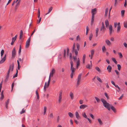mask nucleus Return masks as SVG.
<instances>
[{
	"instance_id": "62",
	"label": "nucleus",
	"mask_w": 127,
	"mask_h": 127,
	"mask_svg": "<svg viewBox=\"0 0 127 127\" xmlns=\"http://www.w3.org/2000/svg\"><path fill=\"white\" fill-rule=\"evenodd\" d=\"M124 46L126 48L127 47V44L126 42H124L123 43Z\"/></svg>"
},
{
	"instance_id": "53",
	"label": "nucleus",
	"mask_w": 127,
	"mask_h": 127,
	"mask_svg": "<svg viewBox=\"0 0 127 127\" xmlns=\"http://www.w3.org/2000/svg\"><path fill=\"white\" fill-rule=\"evenodd\" d=\"M62 97H59V99H58V101L59 103H60L62 100Z\"/></svg>"
},
{
	"instance_id": "58",
	"label": "nucleus",
	"mask_w": 127,
	"mask_h": 127,
	"mask_svg": "<svg viewBox=\"0 0 127 127\" xmlns=\"http://www.w3.org/2000/svg\"><path fill=\"white\" fill-rule=\"evenodd\" d=\"M82 75L81 73H80L79 74L78 76V79H80L81 78V77Z\"/></svg>"
},
{
	"instance_id": "29",
	"label": "nucleus",
	"mask_w": 127,
	"mask_h": 127,
	"mask_svg": "<svg viewBox=\"0 0 127 127\" xmlns=\"http://www.w3.org/2000/svg\"><path fill=\"white\" fill-rule=\"evenodd\" d=\"M36 94L37 95L36 98L37 99H39V96L37 92V90H36Z\"/></svg>"
},
{
	"instance_id": "15",
	"label": "nucleus",
	"mask_w": 127,
	"mask_h": 127,
	"mask_svg": "<svg viewBox=\"0 0 127 127\" xmlns=\"http://www.w3.org/2000/svg\"><path fill=\"white\" fill-rule=\"evenodd\" d=\"M112 69V67L110 65H108L107 68V69L109 72H111Z\"/></svg>"
},
{
	"instance_id": "32",
	"label": "nucleus",
	"mask_w": 127,
	"mask_h": 127,
	"mask_svg": "<svg viewBox=\"0 0 127 127\" xmlns=\"http://www.w3.org/2000/svg\"><path fill=\"white\" fill-rule=\"evenodd\" d=\"M102 52H104L106 50V49L105 46H103L102 47Z\"/></svg>"
},
{
	"instance_id": "33",
	"label": "nucleus",
	"mask_w": 127,
	"mask_h": 127,
	"mask_svg": "<svg viewBox=\"0 0 127 127\" xmlns=\"http://www.w3.org/2000/svg\"><path fill=\"white\" fill-rule=\"evenodd\" d=\"M77 50V51H79L80 49V45L78 43H77L76 44Z\"/></svg>"
},
{
	"instance_id": "22",
	"label": "nucleus",
	"mask_w": 127,
	"mask_h": 127,
	"mask_svg": "<svg viewBox=\"0 0 127 127\" xmlns=\"http://www.w3.org/2000/svg\"><path fill=\"white\" fill-rule=\"evenodd\" d=\"M96 12V8H95L93 9H92V14H94V15L95 14Z\"/></svg>"
},
{
	"instance_id": "25",
	"label": "nucleus",
	"mask_w": 127,
	"mask_h": 127,
	"mask_svg": "<svg viewBox=\"0 0 127 127\" xmlns=\"http://www.w3.org/2000/svg\"><path fill=\"white\" fill-rule=\"evenodd\" d=\"M108 8H106L105 9V15L106 16L107 15L108 12Z\"/></svg>"
},
{
	"instance_id": "1",
	"label": "nucleus",
	"mask_w": 127,
	"mask_h": 127,
	"mask_svg": "<svg viewBox=\"0 0 127 127\" xmlns=\"http://www.w3.org/2000/svg\"><path fill=\"white\" fill-rule=\"evenodd\" d=\"M101 101L103 103V106L108 110L110 111V108L114 112H116V109L112 105L108 103L107 102V101L103 98L101 99Z\"/></svg>"
},
{
	"instance_id": "21",
	"label": "nucleus",
	"mask_w": 127,
	"mask_h": 127,
	"mask_svg": "<svg viewBox=\"0 0 127 127\" xmlns=\"http://www.w3.org/2000/svg\"><path fill=\"white\" fill-rule=\"evenodd\" d=\"M105 23L106 27H108L109 25V22L107 20H106L105 21Z\"/></svg>"
},
{
	"instance_id": "20",
	"label": "nucleus",
	"mask_w": 127,
	"mask_h": 127,
	"mask_svg": "<svg viewBox=\"0 0 127 127\" xmlns=\"http://www.w3.org/2000/svg\"><path fill=\"white\" fill-rule=\"evenodd\" d=\"M105 42L108 45H110L111 44V43L109 40H105Z\"/></svg>"
},
{
	"instance_id": "38",
	"label": "nucleus",
	"mask_w": 127,
	"mask_h": 127,
	"mask_svg": "<svg viewBox=\"0 0 127 127\" xmlns=\"http://www.w3.org/2000/svg\"><path fill=\"white\" fill-rule=\"evenodd\" d=\"M95 98L97 102H100V99L97 97H95Z\"/></svg>"
},
{
	"instance_id": "57",
	"label": "nucleus",
	"mask_w": 127,
	"mask_h": 127,
	"mask_svg": "<svg viewBox=\"0 0 127 127\" xmlns=\"http://www.w3.org/2000/svg\"><path fill=\"white\" fill-rule=\"evenodd\" d=\"M125 11L124 10H122L121 11L122 16H123L124 15V14Z\"/></svg>"
},
{
	"instance_id": "63",
	"label": "nucleus",
	"mask_w": 127,
	"mask_h": 127,
	"mask_svg": "<svg viewBox=\"0 0 127 127\" xmlns=\"http://www.w3.org/2000/svg\"><path fill=\"white\" fill-rule=\"evenodd\" d=\"M90 116L93 119H94V116H93V115L91 114H90Z\"/></svg>"
},
{
	"instance_id": "50",
	"label": "nucleus",
	"mask_w": 127,
	"mask_h": 127,
	"mask_svg": "<svg viewBox=\"0 0 127 127\" xmlns=\"http://www.w3.org/2000/svg\"><path fill=\"white\" fill-rule=\"evenodd\" d=\"M95 69L98 72L100 71V69L98 67H96L95 68Z\"/></svg>"
},
{
	"instance_id": "26",
	"label": "nucleus",
	"mask_w": 127,
	"mask_h": 127,
	"mask_svg": "<svg viewBox=\"0 0 127 127\" xmlns=\"http://www.w3.org/2000/svg\"><path fill=\"white\" fill-rule=\"evenodd\" d=\"M52 7H50L49 9V10H48V13H46L45 15H47L48 14H49L50 12L52 11Z\"/></svg>"
},
{
	"instance_id": "46",
	"label": "nucleus",
	"mask_w": 127,
	"mask_h": 127,
	"mask_svg": "<svg viewBox=\"0 0 127 127\" xmlns=\"http://www.w3.org/2000/svg\"><path fill=\"white\" fill-rule=\"evenodd\" d=\"M117 66L118 67V69L120 70L121 68V65L119 64H118Z\"/></svg>"
},
{
	"instance_id": "23",
	"label": "nucleus",
	"mask_w": 127,
	"mask_h": 127,
	"mask_svg": "<svg viewBox=\"0 0 127 127\" xmlns=\"http://www.w3.org/2000/svg\"><path fill=\"white\" fill-rule=\"evenodd\" d=\"M86 55L85 54H84L83 55V63H84L85 62V61L86 58Z\"/></svg>"
},
{
	"instance_id": "6",
	"label": "nucleus",
	"mask_w": 127,
	"mask_h": 127,
	"mask_svg": "<svg viewBox=\"0 0 127 127\" xmlns=\"http://www.w3.org/2000/svg\"><path fill=\"white\" fill-rule=\"evenodd\" d=\"M50 80H48V83H47H47L46 82L45 83L44 86V90L45 91L46 90V88H47V87H48V86L49 85L50 82Z\"/></svg>"
},
{
	"instance_id": "56",
	"label": "nucleus",
	"mask_w": 127,
	"mask_h": 127,
	"mask_svg": "<svg viewBox=\"0 0 127 127\" xmlns=\"http://www.w3.org/2000/svg\"><path fill=\"white\" fill-rule=\"evenodd\" d=\"M21 45H20V47L19 48V53L20 54V53L21 51Z\"/></svg>"
},
{
	"instance_id": "51",
	"label": "nucleus",
	"mask_w": 127,
	"mask_h": 127,
	"mask_svg": "<svg viewBox=\"0 0 127 127\" xmlns=\"http://www.w3.org/2000/svg\"><path fill=\"white\" fill-rule=\"evenodd\" d=\"M25 110H24V109L23 108L22 109V110L20 112V114H22L24 113H25Z\"/></svg>"
},
{
	"instance_id": "35",
	"label": "nucleus",
	"mask_w": 127,
	"mask_h": 127,
	"mask_svg": "<svg viewBox=\"0 0 127 127\" xmlns=\"http://www.w3.org/2000/svg\"><path fill=\"white\" fill-rule=\"evenodd\" d=\"M98 122L99 123L100 125H102V122L100 118H98L97 119Z\"/></svg>"
},
{
	"instance_id": "16",
	"label": "nucleus",
	"mask_w": 127,
	"mask_h": 127,
	"mask_svg": "<svg viewBox=\"0 0 127 127\" xmlns=\"http://www.w3.org/2000/svg\"><path fill=\"white\" fill-rule=\"evenodd\" d=\"M80 59L79 58H78L77 59V61L76 62V67L78 68L80 64Z\"/></svg>"
},
{
	"instance_id": "7",
	"label": "nucleus",
	"mask_w": 127,
	"mask_h": 127,
	"mask_svg": "<svg viewBox=\"0 0 127 127\" xmlns=\"http://www.w3.org/2000/svg\"><path fill=\"white\" fill-rule=\"evenodd\" d=\"M17 37V35H16L14 37H13L12 38V41L11 42V45H13L14 44V43L16 40Z\"/></svg>"
},
{
	"instance_id": "36",
	"label": "nucleus",
	"mask_w": 127,
	"mask_h": 127,
	"mask_svg": "<svg viewBox=\"0 0 127 127\" xmlns=\"http://www.w3.org/2000/svg\"><path fill=\"white\" fill-rule=\"evenodd\" d=\"M82 116L84 117L85 118H87V116L86 115V113L85 112H84V113H83L82 114Z\"/></svg>"
},
{
	"instance_id": "61",
	"label": "nucleus",
	"mask_w": 127,
	"mask_h": 127,
	"mask_svg": "<svg viewBox=\"0 0 127 127\" xmlns=\"http://www.w3.org/2000/svg\"><path fill=\"white\" fill-rule=\"evenodd\" d=\"M115 87L116 88H117L118 89H119V91H120V88L117 85H115Z\"/></svg>"
},
{
	"instance_id": "31",
	"label": "nucleus",
	"mask_w": 127,
	"mask_h": 127,
	"mask_svg": "<svg viewBox=\"0 0 127 127\" xmlns=\"http://www.w3.org/2000/svg\"><path fill=\"white\" fill-rule=\"evenodd\" d=\"M75 46H76L75 44V43H74L73 44V46L72 49V52L74 51V50H75Z\"/></svg>"
},
{
	"instance_id": "43",
	"label": "nucleus",
	"mask_w": 127,
	"mask_h": 127,
	"mask_svg": "<svg viewBox=\"0 0 127 127\" xmlns=\"http://www.w3.org/2000/svg\"><path fill=\"white\" fill-rule=\"evenodd\" d=\"M62 90H60V94L59 95V97H62Z\"/></svg>"
},
{
	"instance_id": "34",
	"label": "nucleus",
	"mask_w": 127,
	"mask_h": 127,
	"mask_svg": "<svg viewBox=\"0 0 127 127\" xmlns=\"http://www.w3.org/2000/svg\"><path fill=\"white\" fill-rule=\"evenodd\" d=\"M68 115L71 118H72L73 116V114L71 112H69L68 113Z\"/></svg>"
},
{
	"instance_id": "4",
	"label": "nucleus",
	"mask_w": 127,
	"mask_h": 127,
	"mask_svg": "<svg viewBox=\"0 0 127 127\" xmlns=\"http://www.w3.org/2000/svg\"><path fill=\"white\" fill-rule=\"evenodd\" d=\"M16 53L15 49V48H14L12 51V58H13L15 57L16 54Z\"/></svg>"
},
{
	"instance_id": "30",
	"label": "nucleus",
	"mask_w": 127,
	"mask_h": 127,
	"mask_svg": "<svg viewBox=\"0 0 127 127\" xmlns=\"http://www.w3.org/2000/svg\"><path fill=\"white\" fill-rule=\"evenodd\" d=\"M95 52V50L94 49H92L91 50V55H92V56H93Z\"/></svg>"
},
{
	"instance_id": "59",
	"label": "nucleus",
	"mask_w": 127,
	"mask_h": 127,
	"mask_svg": "<svg viewBox=\"0 0 127 127\" xmlns=\"http://www.w3.org/2000/svg\"><path fill=\"white\" fill-rule=\"evenodd\" d=\"M79 103L80 104H82L83 103V100L82 99L80 100L79 101Z\"/></svg>"
},
{
	"instance_id": "13",
	"label": "nucleus",
	"mask_w": 127,
	"mask_h": 127,
	"mask_svg": "<svg viewBox=\"0 0 127 127\" xmlns=\"http://www.w3.org/2000/svg\"><path fill=\"white\" fill-rule=\"evenodd\" d=\"M87 106L86 105L82 104L80 106V108L81 109H83Z\"/></svg>"
},
{
	"instance_id": "12",
	"label": "nucleus",
	"mask_w": 127,
	"mask_h": 127,
	"mask_svg": "<svg viewBox=\"0 0 127 127\" xmlns=\"http://www.w3.org/2000/svg\"><path fill=\"white\" fill-rule=\"evenodd\" d=\"M9 99H8L7 101H6L5 103V107L7 109H8V105L9 103Z\"/></svg>"
},
{
	"instance_id": "9",
	"label": "nucleus",
	"mask_w": 127,
	"mask_h": 127,
	"mask_svg": "<svg viewBox=\"0 0 127 127\" xmlns=\"http://www.w3.org/2000/svg\"><path fill=\"white\" fill-rule=\"evenodd\" d=\"M109 34H112L113 31V27L111 25L109 26Z\"/></svg>"
},
{
	"instance_id": "40",
	"label": "nucleus",
	"mask_w": 127,
	"mask_h": 127,
	"mask_svg": "<svg viewBox=\"0 0 127 127\" xmlns=\"http://www.w3.org/2000/svg\"><path fill=\"white\" fill-rule=\"evenodd\" d=\"M93 36V34L92 33H91L90 34L89 37V39L90 40H91Z\"/></svg>"
},
{
	"instance_id": "17",
	"label": "nucleus",
	"mask_w": 127,
	"mask_h": 127,
	"mask_svg": "<svg viewBox=\"0 0 127 127\" xmlns=\"http://www.w3.org/2000/svg\"><path fill=\"white\" fill-rule=\"evenodd\" d=\"M99 29L98 28L96 29L95 30L96 36L97 37L98 35Z\"/></svg>"
},
{
	"instance_id": "37",
	"label": "nucleus",
	"mask_w": 127,
	"mask_h": 127,
	"mask_svg": "<svg viewBox=\"0 0 127 127\" xmlns=\"http://www.w3.org/2000/svg\"><path fill=\"white\" fill-rule=\"evenodd\" d=\"M124 27L125 28H127V21H126L124 22Z\"/></svg>"
},
{
	"instance_id": "55",
	"label": "nucleus",
	"mask_w": 127,
	"mask_h": 127,
	"mask_svg": "<svg viewBox=\"0 0 127 127\" xmlns=\"http://www.w3.org/2000/svg\"><path fill=\"white\" fill-rule=\"evenodd\" d=\"M78 51L76 49H75V50H74V51H75V54L76 55H77L78 54Z\"/></svg>"
},
{
	"instance_id": "47",
	"label": "nucleus",
	"mask_w": 127,
	"mask_h": 127,
	"mask_svg": "<svg viewBox=\"0 0 127 127\" xmlns=\"http://www.w3.org/2000/svg\"><path fill=\"white\" fill-rule=\"evenodd\" d=\"M40 11L39 10V8L38 9V18H40Z\"/></svg>"
},
{
	"instance_id": "8",
	"label": "nucleus",
	"mask_w": 127,
	"mask_h": 127,
	"mask_svg": "<svg viewBox=\"0 0 127 127\" xmlns=\"http://www.w3.org/2000/svg\"><path fill=\"white\" fill-rule=\"evenodd\" d=\"M6 55L5 54L4 57L0 61V64L3 63L5 60L6 59Z\"/></svg>"
},
{
	"instance_id": "60",
	"label": "nucleus",
	"mask_w": 127,
	"mask_h": 127,
	"mask_svg": "<svg viewBox=\"0 0 127 127\" xmlns=\"http://www.w3.org/2000/svg\"><path fill=\"white\" fill-rule=\"evenodd\" d=\"M96 79L98 80V79H101L100 78H99L98 77V76H96V77L95 76V77L93 79H96Z\"/></svg>"
},
{
	"instance_id": "3",
	"label": "nucleus",
	"mask_w": 127,
	"mask_h": 127,
	"mask_svg": "<svg viewBox=\"0 0 127 127\" xmlns=\"http://www.w3.org/2000/svg\"><path fill=\"white\" fill-rule=\"evenodd\" d=\"M31 36H30L26 41L25 46L26 48H28L30 46V41H31Z\"/></svg>"
},
{
	"instance_id": "27",
	"label": "nucleus",
	"mask_w": 127,
	"mask_h": 127,
	"mask_svg": "<svg viewBox=\"0 0 127 127\" xmlns=\"http://www.w3.org/2000/svg\"><path fill=\"white\" fill-rule=\"evenodd\" d=\"M81 80H77L76 85V86H78L80 84L81 82Z\"/></svg>"
},
{
	"instance_id": "28",
	"label": "nucleus",
	"mask_w": 127,
	"mask_h": 127,
	"mask_svg": "<svg viewBox=\"0 0 127 127\" xmlns=\"http://www.w3.org/2000/svg\"><path fill=\"white\" fill-rule=\"evenodd\" d=\"M92 66V65L90 64H88L86 65V67L90 69L91 67Z\"/></svg>"
},
{
	"instance_id": "39",
	"label": "nucleus",
	"mask_w": 127,
	"mask_h": 127,
	"mask_svg": "<svg viewBox=\"0 0 127 127\" xmlns=\"http://www.w3.org/2000/svg\"><path fill=\"white\" fill-rule=\"evenodd\" d=\"M112 60L114 62L115 64H117V62L116 61L115 59L113 58H112Z\"/></svg>"
},
{
	"instance_id": "19",
	"label": "nucleus",
	"mask_w": 127,
	"mask_h": 127,
	"mask_svg": "<svg viewBox=\"0 0 127 127\" xmlns=\"http://www.w3.org/2000/svg\"><path fill=\"white\" fill-rule=\"evenodd\" d=\"M20 0H19L18 1V2L16 4V5L15 6V10H16L17 8L18 7L19 5L20 4Z\"/></svg>"
},
{
	"instance_id": "64",
	"label": "nucleus",
	"mask_w": 127,
	"mask_h": 127,
	"mask_svg": "<svg viewBox=\"0 0 127 127\" xmlns=\"http://www.w3.org/2000/svg\"><path fill=\"white\" fill-rule=\"evenodd\" d=\"M49 116L51 118H53V114L52 113H51L49 115Z\"/></svg>"
},
{
	"instance_id": "41",
	"label": "nucleus",
	"mask_w": 127,
	"mask_h": 127,
	"mask_svg": "<svg viewBox=\"0 0 127 127\" xmlns=\"http://www.w3.org/2000/svg\"><path fill=\"white\" fill-rule=\"evenodd\" d=\"M47 110V107L46 106H45L44 107V115L46 113Z\"/></svg>"
},
{
	"instance_id": "24",
	"label": "nucleus",
	"mask_w": 127,
	"mask_h": 127,
	"mask_svg": "<svg viewBox=\"0 0 127 127\" xmlns=\"http://www.w3.org/2000/svg\"><path fill=\"white\" fill-rule=\"evenodd\" d=\"M69 95L70 96L71 99H73V98L74 96L73 93L72 92H70Z\"/></svg>"
},
{
	"instance_id": "14",
	"label": "nucleus",
	"mask_w": 127,
	"mask_h": 127,
	"mask_svg": "<svg viewBox=\"0 0 127 127\" xmlns=\"http://www.w3.org/2000/svg\"><path fill=\"white\" fill-rule=\"evenodd\" d=\"M75 115L76 118L78 119H79L80 118V116L79 115V114L77 112H75Z\"/></svg>"
},
{
	"instance_id": "18",
	"label": "nucleus",
	"mask_w": 127,
	"mask_h": 127,
	"mask_svg": "<svg viewBox=\"0 0 127 127\" xmlns=\"http://www.w3.org/2000/svg\"><path fill=\"white\" fill-rule=\"evenodd\" d=\"M105 30V26H102L101 27L100 31L103 32H104Z\"/></svg>"
},
{
	"instance_id": "45",
	"label": "nucleus",
	"mask_w": 127,
	"mask_h": 127,
	"mask_svg": "<svg viewBox=\"0 0 127 127\" xmlns=\"http://www.w3.org/2000/svg\"><path fill=\"white\" fill-rule=\"evenodd\" d=\"M118 54L119 55V57L120 58H122L123 57V56L122 54V53L121 52H118Z\"/></svg>"
},
{
	"instance_id": "11",
	"label": "nucleus",
	"mask_w": 127,
	"mask_h": 127,
	"mask_svg": "<svg viewBox=\"0 0 127 127\" xmlns=\"http://www.w3.org/2000/svg\"><path fill=\"white\" fill-rule=\"evenodd\" d=\"M14 64H13L12 65H10V66L9 68V69L8 71L10 72L11 70V71H12L13 69Z\"/></svg>"
},
{
	"instance_id": "44",
	"label": "nucleus",
	"mask_w": 127,
	"mask_h": 127,
	"mask_svg": "<svg viewBox=\"0 0 127 127\" xmlns=\"http://www.w3.org/2000/svg\"><path fill=\"white\" fill-rule=\"evenodd\" d=\"M18 71L17 70V69H16V74L13 76V78H15V77H16L17 76V75H18Z\"/></svg>"
},
{
	"instance_id": "5",
	"label": "nucleus",
	"mask_w": 127,
	"mask_h": 127,
	"mask_svg": "<svg viewBox=\"0 0 127 127\" xmlns=\"http://www.w3.org/2000/svg\"><path fill=\"white\" fill-rule=\"evenodd\" d=\"M55 69H54L53 68L52 69V71L50 73L49 79H51V77L53 76V74L55 73Z\"/></svg>"
},
{
	"instance_id": "52",
	"label": "nucleus",
	"mask_w": 127,
	"mask_h": 127,
	"mask_svg": "<svg viewBox=\"0 0 127 127\" xmlns=\"http://www.w3.org/2000/svg\"><path fill=\"white\" fill-rule=\"evenodd\" d=\"M104 94L107 99H108L109 98L108 96V94L106 93H104Z\"/></svg>"
},
{
	"instance_id": "49",
	"label": "nucleus",
	"mask_w": 127,
	"mask_h": 127,
	"mask_svg": "<svg viewBox=\"0 0 127 127\" xmlns=\"http://www.w3.org/2000/svg\"><path fill=\"white\" fill-rule=\"evenodd\" d=\"M121 27L120 26H117V32H119L120 30Z\"/></svg>"
},
{
	"instance_id": "10",
	"label": "nucleus",
	"mask_w": 127,
	"mask_h": 127,
	"mask_svg": "<svg viewBox=\"0 0 127 127\" xmlns=\"http://www.w3.org/2000/svg\"><path fill=\"white\" fill-rule=\"evenodd\" d=\"M95 15L94 14H92V19L91 22V25H92L94 23V20Z\"/></svg>"
},
{
	"instance_id": "42",
	"label": "nucleus",
	"mask_w": 127,
	"mask_h": 127,
	"mask_svg": "<svg viewBox=\"0 0 127 127\" xmlns=\"http://www.w3.org/2000/svg\"><path fill=\"white\" fill-rule=\"evenodd\" d=\"M89 27L88 26H87L86 27V35H87L88 33V32H89Z\"/></svg>"
},
{
	"instance_id": "48",
	"label": "nucleus",
	"mask_w": 127,
	"mask_h": 127,
	"mask_svg": "<svg viewBox=\"0 0 127 127\" xmlns=\"http://www.w3.org/2000/svg\"><path fill=\"white\" fill-rule=\"evenodd\" d=\"M4 51L3 50H1V57H2V56L4 54Z\"/></svg>"
},
{
	"instance_id": "2",
	"label": "nucleus",
	"mask_w": 127,
	"mask_h": 127,
	"mask_svg": "<svg viewBox=\"0 0 127 127\" xmlns=\"http://www.w3.org/2000/svg\"><path fill=\"white\" fill-rule=\"evenodd\" d=\"M70 64L71 65L70 69L71 71V73L70 74V76L71 78H72L73 75L74 74V72L75 71V68L73 67V63L72 61H70Z\"/></svg>"
},
{
	"instance_id": "54",
	"label": "nucleus",
	"mask_w": 127,
	"mask_h": 127,
	"mask_svg": "<svg viewBox=\"0 0 127 127\" xmlns=\"http://www.w3.org/2000/svg\"><path fill=\"white\" fill-rule=\"evenodd\" d=\"M4 95H1V96L0 98V99L1 100H2L4 98Z\"/></svg>"
}]
</instances>
